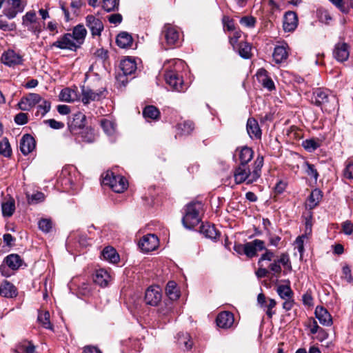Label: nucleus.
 I'll list each match as a JSON object with an SVG mask.
<instances>
[{"label":"nucleus","instance_id":"nucleus-1","mask_svg":"<svg viewBox=\"0 0 353 353\" xmlns=\"http://www.w3.org/2000/svg\"><path fill=\"white\" fill-rule=\"evenodd\" d=\"M264 163L263 155H258L254 161L252 170L248 164L239 163L234 170V179L236 184L246 183L252 184L256 182L261 175V169Z\"/></svg>","mask_w":353,"mask_h":353},{"label":"nucleus","instance_id":"nucleus-40","mask_svg":"<svg viewBox=\"0 0 353 353\" xmlns=\"http://www.w3.org/2000/svg\"><path fill=\"white\" fill-rule=\"evenodd\" d=\"M165 291L170 300L174 301L179 299V294L176 288V284L174 281H168L165 288Z\"/></svg>","mask_w":353,"mask_h":353},{"label":"nucleus","instance_id":"nucleus-36","mask_svg":"<svg viewBox=\"0 0 353 353\" xmlns=\"http://www.w3.org/2000/svg\"><path fill=\"white\" fill-rule=\"evenodd\" d=\"M2 215L4 217H10L15 211V202L13 198H10L1 204Z\"/></svg>","mask_w":353,"mask_h":353},{"label":"nucleus","instance_id":"nucleus-7","mask_svg":"<svg viewBox=\"0 0 353 353\" xmlns=\"http://www.w3.org/2000/svg\"><path fill=\"white\" fill-rule=\"evenodd\" d=\"M119 66L122 73H119L118 80L124 85L125 80L122 78L133 74L137 70V63L134 59L126 58L121 61Z\"/></svg>","mask_w":353,"mask_h":353},{"label":"nucleus","instance_id":"nucleus-34","mask_svg":"<svg viewBox=\"0 0 353 353\" xmlns=\"http://www.w3.org/2000/svg\"><path fill=\"white\" fill-rule=\"evenodd\" d=\"M101 254L104 259L112 263H117L119 261L120 259L119 255L117 252V250L111 246L105 247L103 250Z\"/></svg>","mask_w":353,"mask_h":353},{"label":"nucleus","instance_id":"nucleus-12","mask_svg":"<svg viewBox=\"0 0 353 353\" xmlns=\"http://www.w3.org/2000/svg\"><path fill=\"white\" fill-rule=\"evenodd\" d=\"M1 61L6 65L14 67L23 64V59L21 55L15 52L14 50H8L2 54Z\"/></svg>","mask_w":353,"mask_h":353},{"label":"nucleus","instance_id":"nucleus-31","mask_svg":"<svg viewBox=\"0 0 353 353\" xmlns=\"http://www.w3.org/2000/svg\"><path fill=\"white\" fill-rule=\"evenodd\" d=\"M5 263L12 270L19 269L23 263L21 256L17 254H11L4 259Z\"/></svg>","mask_w":353,"mask_h":353},{"label":"nucleus","instance_id":"nucleus-17","mask_svg":"<svg viewBox=\"0 0 353 353\" xmlns=\"http://www.w3.org/2000/svg\"><path fill=\"white\" fill-rule=\"evenodd\" d=\"M35 146L36 141L30 134H24L20 140V150L23 155H28L32 152Z\"/></svg>","mask_w":353,"mask_h":353},{"label":"nucleus","instance_id":"nucleus-6","mask_svg":"<svg viewBox=\"0 0 353 353\" xmlns=\"http://www.w3.org/2000/svg\"><path fill=\"white\" fill-rule=\"evenodd\" d=\"M51 47H56L61 50L76 51L79 48V45H77V43L72 40L70 33H65L57 41L52 43Z\"/></svg>","mask_w":353,"mask_h":353},{"label":"nucleus","instance_id":"nucleus-63","mask_svg":"<svg viewBox=\"0 0 353 353\" xmlns=\"http://www.w3.org/2000/svg\"><path fill=\"white\" fill-rule=\"evenodd\" d=\"M44 123L54 130L62 129L65 125L63 122L57 121L54 119H50L44 121Z\"/></svg>","mask_w":353,"mask_h":353},{"label":"nucleus","instance_id":"nucleus-20","mask_svg":"<svg viewBox=\"0 0 353 353\" xmlns=\"http://www.w3.org/2000/svg\"><path fill=\"white\" fill-rule=\"evenodd\" d=\"M162 33L168 45H174L179 40V33L171 24H165Z\"/></svg>","mask_w":353,"mask_h":353},{"label":"nucleus","instance_id":"nucleus-9","mask_svg":"<svg viewBox=\"0 0 353 353\" xmlns=\"http://www.w3.org/2000/svg\"><path fill=\"white\" fill-rule=\"evenodd\" d=\"M41 101L42 97L39 94L29 93L21 99L18 105L21 110L28 111Z\"/></svg>","mask_w":353,"mask_h":353},{"label":"nucleus","instance_id":"nucleus-41","mask_svg":"<svg viewBox=\"0 0 353 353\" xmlns=\"http://www.w3.org/2000/svg\"><path fill=\"white\" fill-rule=\"evenodd\" d=\"M177 341L179 345H184L186 350L192 348L193 343L188 333L180 332L177 334Z\"/></svg>","mask_w":353,"mask_h":353},{"label":"nucleus","instance_id":"nucleus-49","mask_svg":"<svg viewBox=\"0 0 353 353\" xmlns=\"http://www.w3.org/2000/svg\"><path fill=\"white\" fill-rule=\"evenodd\" d=\"M27 195L28 203L29 204H37L43 202L45 200V194L41 192H37L31 196L28 194Z\"/></svg>","mask_w":353,"mask_h":353},{"label":"nucleus","instance_id":"nucleus-58","mask_svg":"<svg viewBox=\"0 0 353 353\" xmlns=\"http://www.w3.org/2000/svg\"><path fill=\"white\" fill-rule=\"evenodd\" d=\"M276 305V301L273 299H269L268 303L265 305L267 308L266 315L269 319H272L273 315L275 314V311L272 309Z\"/></svg>","mask_w":353,"mask_h":353},{"label":"nucleus","instance_id":"nucleus-42","mask_svg":"<svg viewBox=\"0 0 353 353\" xmlns=\"http://www.w3.org/2000/svg\"><path fill=\"white\" fill-rule=\"evenodd\" d=\"M50 315L48 311L39 312L38 315V321L44 328L52 330L53 325L50 323Z\"/></svg>","mask_w":353,"mask_h":353},{"label":"nucleus","instance_id":"nucleus-22","mask_svg":"<svg viewBox=\"0 0 353 353\" xmlns=\"http://www.w3.org/2000/svg\"><path fill=\"white\" fill-rule=\"evenodd\" d=\"M246 129L251 139H261L262 132L258 121L254 118L250 117L248 119Z\"/></svg>","mask_w":353,"mask_h":353},{"label":"nucleus","instance_id":"nucleus-14","mask_svg":"<svg viewBox=\"0 0 353 353\" xmlns=\"http://www.w3.org/2000/svg\"><path fill=\"white\" fill-rule=\"evenodd\" d=\"M85 23L92 37L101 36L104 28L103 23L101 19L94 15L89 14L85 18Z\"/></svg>","mask_w":353,"mask_h":353},{"label":"nucleus","instance_id":"nucleus-26","mask_svg":"<svg viewBox=\"0 0 353 353\" xmlns=\"http://www.w3.org/2000/svg\"><path fill=\"white\" fill-rule=\"evenodd\" d=\"M256 77L263 88H267L269 91L275 90L274 83L272 79L268 77L266 70L263 68L259 69L256 73Z\"/></svg>","mask_w":353,"mask_h":353},{"label":"nucleus","instance_id":"nucleus-3","mask_svg":"<svg viewBox=\"0 0 353 353\" xmlns=\"http://www.w3.org/2000/svg\"><path fill=\"white\" fill-rule=\"evenodd\" d=\"M103 183L108 185L115 192L121 193L127 189L128 183L125 177L121 175H114L113 172L107 173L103 178Z\"/></svg>","mask_w":353,"mask_h":353},{"label":"nucleus","instance_id":"nucleus-35","mask_svg":"<svg viewBox=\"0 0 353 353\" xmlns=\"http://www.w3.org/2000/svg\"><path fill=\"white\" fill-rule=\"evenodd\" d=\"M323 196L322 192L319 189L313 190L308 199L307 205L312 210L318 205Z\"/></svg>","mask_w":353,"mask_h":353},{"label":"nucleus","instance_id":"nucleus-2","mask_svg":"<svg viewBox=\"0 0 353 353\" xmlns=\"http://www.w3.org/2000/svg\"><path fill=\"white\" fill-rule=\"evenodd\" d=\"M184 213L182 223L185 228L192 229L202 220L203 204L201 201H192L183 208Z\"/></svg>","mask_w":353,"mask_h":353},{"label":"nucleus","instance_id":"nucleus-39","mask_svg":"<svg viewBox=\"0 0 353 353\" xmlns=\"http://www.w3.org/2000/svg\"><path fill=\"white\" fill-rule=\"evenodd\" d=\"M35 345L30 341L24 339L17 343V352L22 353H34Z\"/></svg>","mask_w":353,"mask_h":353},{"label":"nucleus","instance_id":"nucleus-5","mask_svg":"<svg viewBox=\"0 0 353 353\" xmlns=\"http://www.w3.org/2000/svg\"><path fill=\"white\" fill-rule=\"evenodd\" d=\"M139 247L144 252H149L156 250L159 246V239L154 234L143 236L139 241Z\"/></svg>","mask_w":353,"mask_h":353},{"label":"nucleus","instance_id":"nucleus-11","mask_svg":"<svg viewBox=\"0 0 353 353\" xmlns=\"http://www.w3.org/2000/svg\"><path fill=\"white\" fill-rule=\"evenodd\" d=\"M216 325L222 329H230L234 324V314L230 311H223L216 318Z\"/></svg>","mask_w":353,"mask_h":353},{"label":"nucleus","instance_id":"nucleus-47","mask_svg":"<svg viewBox=\"0 0 353 353\" xmlns=\"http://www.w3.org/2000/svg\"><path fill=\"white\" fill-rule=\"evenodd\" d=\"M0 154L5 157H10L12 154V149L7 138H3L0 141Z\"/></svg>","mask_w":353,"mask_h":353},{"label":"nucleus","instance_id":"nucleus-30","mask_svg":"<svg viewBox=\"0 0 353 353\" xmlns=\"http://www.w3.org/2000/svg\"><path fill=\"white\" fill-rule=\"evenodd\" d=\"M116 43L121 48H128L132 46L133 39L127 32H121L117 35Z\"/></svg>","mask_w":353,"mask_h":353},{"label":"nucleus","instance_id":"nucleus-15","mask_svg":"<svg viewBox=\"0 0 353 353\" xmlns=\"http://www.w3.org/2000/svg\"><path fill=\"white\" fill-rule=\"evenodd\" d=\"M165 79L166 83L174 90L178 92L183 91V78L176 71H167L165 74Z\"/></svg>","mask_w":353,"mask_h":353},{"label":"nucleus","instance_id":"nucleus-45","mask_svg":"<svg viewBox=\"0 0 353 353\" xmlns=\"http://www.w3.org/2000/svg\"><path fill=\"white\" fill-rule=\"evenodd\" d=\"M101 126L108 135H112L115 132V124L110 120L103 119L101 121Z\"/></svg>","mask_w":353,"mask_h":353},{"label":"nucleus","instance_id":"nucleus-50","mask_svg":"<svg viewBox=\"0 0 353 353\" xmlns=\"http://www.w3.org/2000/svg\"><path fill=\"white\" fill-rule=\"evenodd\" d=\"M15 23H8L3 14H0V30L5 32L14 31L16 29Z\"/></svg>","mask_w":353,"mask_h":353},{"label":"nucleus","instance_id":"nucleus-43","mask_svg":"<svg viewBox=\"0 0 353 353\" xmlns=\"http://www.w3.org/2000/svg\"><path fill=\"white\" fill-rule=\"evenodd\" d=\"M276 292L282 299L292 297L294 294L290 286L288 285H281L278 286Z\"/></svg>","mask_w":353,"mask_h":353},{"label":"nucleus","instance_id":"nucleus-32","mask_svg":"<svg viewBox=\"0 0 353 353\" xmlns=\"http://www.w3.org/2000/svg\"><path fill=\"white\" fill-rule=\"evenodd\" d=\"M160 115L159 110L152 105H146L143 110V116L145 119L157 121L160 119Z\"/></svg>","mask_w":353,"mask_h":353},{"label":"nucleus","instance_id":"nucleus-53","mask_svg":"<svg viewBox=\"0 0 353 353\" xmlns=\"http://www.w3.org/2000/svg\"><path fill=\"white\" fill-rule=\"evenodd\" d=\"M263 250L265 251V252L261 254L257 263L259 266H263V262L264 261H272L275 256L274 252L271 250L267 249L265 248V249H264Z\"/></svg>","mask_w":353,"mask_h":353},{"label":"nucleus","instance_id":"nucleus-24","mask_svg":"<svg viewBox=\"0 0 353 353\" xmlns=\"http://www.w3.org/2000/svg\"><path fill=\"white\" fill-rule=\"evenodd\" d=\"M240 163L248 164L253 159L254 150L247 145L238 147L236 149Z\"/></svg>","mask_w":353,"mask_h":353},{"label":"nucleus","instance_id":"nucleus-51","mask_svg":"<svg viewBox=\"0 0 353 353\" xmlns=\"http://www.w3.org/2000/svg\"><path fill=\"white\" fill-rule=\"evenodd\" d=\"M317 17L320 22L328 25L330 21L332 19L329 12L324 9L317 10Z\"/></svg>","mask_w":353,"mask_h":353},{"label":"nucleus","instance_id":"nucleus-4","mask_svg":"<svg viewBox=\"0 0 353 353\" xmlns=\"http://www.w3.org/2000/svg\"><path fill=\"white\" fill-rule=\"evenodd\" d=\"M85 123L86 116L81 112H77L68 117V129L75 141H77V137L80 130L86 126Z\"/></svg>","mask_w":353,"mask_h":353},{"label":"nucleus","instance_id":"nucleus-37","mask_svg":"<svg viewBox=\"0 0 353 353\" xmlns=\"http://www.w3.org/2000/svg\"><path fill=\"white\" fill-rule=\"evenodd\" d=\"M177 129L181 135H189L194 130V123L192 121H184L177 124Z\"/></svg>","mask_w":353,"mask_h":353},{"label":"nucleus","instance_id":"nucleus-57","mask_svg":"<svg viewBox=\"0 0 353 353\" xmlns=\"http://www.w3.org/2000/svg\"><path fill=\"white\" fill-rule=\"evenodd\" d=\"M305 173L313 177L315 180H317L319 177V173L315 168L314 165L313 164L310 163L309 162L306 161L305 162Z\"/></svg>","mask_w":353,"mask_h":353},{"label":"nucleus","instance_id":"nucleus-46","mask_svg":"<svg viewBox=\"0 0 353 353\" xmlns=\"http://www.w3.org/2000/svg\"><path fill=\"white\" fill-rule=\"evenodd\" d=\"M119 0H103L102 8L108 12L118 10Z\"/></svg>","mask_w":353,"mask_h":353},{"label":"nucleus","instance_id":"nucleus-10","mask_svg":"<svg viewBox=\"0 0 353 353\" xmlns=\"http://www.w3.org/2000/svg\"><path fill=\"white\" fill-rule=\"evenodd\" d=\"M162 294L159 286L149 287L145 293L144 300L147 305L157 306L161 301Z\"/></svg>","mask_w":353,"mask_h":353},{"label":"nucleus","instance_id":"nucleus-29","mask_svg":"<svg viewBox=\"0 0 353 353\" xmlns=\"http://www.w3.org/2000/svg\"><path fill=\"white\" fill-rule=\"evenodd\" d=\"M110 275L107 270L104 269H99L96 270L94 276V282L101 287H105L108 283Z\"/></svg>","mask_w":353,"mask_h":353},{"label":"nucleus","instance_id":"nucleus-55","mask_svg":"<svg viewBox=\"0 0 353 353\" xmlns=\"http://www.w3.org/2000/svg\"><path fill=\"white\" fill-rule=\"evenodd\" d=\"M343 176L345 179L353 181V161L346 162Z\"/></svg>","mask_w":353,"mask_h":353},{"label":"nucleus","instance_id":"nucleus-19","mask_svg":"<svg viewBox=\"0 0 353 353\" xmlns=\"http://www.w3.org/2000/svg\"><path fill=\"white\" fill-rule=\"evenodd\" d=\"M199 232L203 234L205 237L216 241L220 236V232L217 230L213 224L208 222L202 223L200 226Z\"/></svg>","mask_w":353,"mask_h":353},{"label":"nucleus","instance_id":"nucleus-27","mask_svg":"<svg viewBox=\"0 0 353 353\" xmlns=\"http://www.w3.org/2000/svg\"><path fill=\"white\" fill-rule=\"evenodd\" d=\"M0 293L6 298L11 299L17 296V288L7 280L3 281L0 285Z\"/></svg>","mask_w":353,"mask_h":353},{"label":"nucleus","instance_id":"nucleus-28","mask_svg":"<svg viewBox=\"0 0 353 353\" xmlns=\"http://www.w3.org/2000/svg\"><path fill=\"white\" fill-rule=\"evenodd\" d=\"M71 34L72 40H74L76 41L75 43L80 46L84 41L87 34V30L83 25L78 24L74 27Z\"/></svg>","mask_w":353,"mask_h":353},{"label":"nucleus","instance_id":"nucleus-64","mask_svg":"<svg viewBox=\"0 0 353 353\" xmlns=\"http://www.w3.org/2000/svg\"><path fill=\"white\" fill-rule=\"evenodd\" d=\"M342 231L347 235H351L353 233V223L351 221L347 220L342 223Z\"/></svg>","mask_w":353,"mask_h":353},{"label":"nucleus","instance_id":"nucleus-16","mask_svg":"<svg viewBox=\"0 0 353 353\" xmlns=\"http://www.w3.org/2000/svg\"><path fill=\"white\" fill-rule=\"evenodd\" d=\"M333 56L339 62L347 61L350 56V46L345 42L337 43L334 46Z\"/></svg>","mask_w":353,"mask_h":353},{"label":"nucleus","instance_id":"nucleus-56","mask_svg":"<svg viewBox=\"0 0 353 353\" xmlns=\"http://www.w3.org/2000/svg\"><path fill=\"white\" fill-rule=\"evenodd\" d=\"M269 272H272V274L276 277H279L282 271V268L276 259L274 260L268 266Z\"/></svg>","mask_w":353,"mask_h":353},{"label":"nucleus","instance_id":"nucleus-54","mask_svg":"<svg viewBox=\"0 0 353 353\" xmlns=\"http://www.w3.org/2000/svg\"><path fill=\"white\" fill-rule=\"evenodd\" d=\"M38 226L41 231L48 233L52 228V222L49 219H41L38 223Z\"/></svg>","mask_w":353,"mask_h":353},{"label":"nucleus","instance_id":"nucleus-44","mask_svg":"<svg viewBox=\"0 0 353 353\" xmlns=\"http://www.w3.org/2000/svg\"><path fill=\"white\" fill-rule=\"evenodd\" d=\"M301 145L306 151L312 152L319 148L321 144L319 141L314 139H310L303 141Z\"/></svg>","mask_w":353,"mask_h":353},{"label":"nucleus","instance_id":"nucleus-8","mask_svg":"<svg viewBox=\"0 0 353 353\" xmlns=\"http://www.w3.org/2000/svg\"><path fill=\"white\" fill-rule=\"evenodd\" d=\"M105 88H101L98 91H94L89 87L85 85L81 86V101L83 104H88L90 101H99L103 97V93L105 92Z\"/></svg>","mask_w":353,"mask_h":353},{"label":"nucleus","instance_id":"nucleus-21","mask_svg":"<svg viewBox=\"0 0 353 353\" xmlns=\"http://www.w3.org/2000/svg\"><path fill=\"white\" fill-rule=\"evenodd\" d=\"M77 137V141H75L77 143H92L96 139L94 130L91 126H85L80 130L79 134H78Z\"/></svg>","mask_w":353,"mask_h":353},{"label":"nucleus","instance_id":"nucleus-61","mask_svg":"<svg viewBox=\"0 0 353 353\" xmlns=\"http://www.w3.org/2000/svg\"><path fill=\"white\" fill-rule=\"evenodd\" d=\"M8 3L10 4L11 8L15 10L19 13L24 10L25 6L23 4L21 0H8Z\"/></svg>","mask_w":353,"mask_h":353},{"label":"nucleus","instance_id":"nucleus-23","mask_svg":"<svg viewBox=\"0 0 353 353\" xmlns=\"http://www.w3.org/2000/svg\"><path fill=\"white\" fill-rule=\"evenodd\" d=\"M328 92L321 88H317L313 91L312 102L316 106L320 107L328 102Z\"/></svg>","mask_w":353,"mask_h":353},{"label":"nucleus","instance_id":"nucleus-13","mask_svg":"<svg viewBox=\"0 0 353 353\" xmlns=\"http://www.w3.org/2000/svg\"><path fill=\"white\" fill-rule=\"evenodd\" d=\"M265 249V242L263 240L254 239L245 243V256L252 259L258 255V251Z\"/></svg>","mask_w":353,"mask_h":353},{"label":"nucleus","instance_id":"nucleus-25","mask_svg":"<svg viewBox=\"0 0 353 353\" xmlns=\"http://www.w3.org/2000/svg\"><path fill=\"white\" fill-rule=\"evenodd\" d=\"M315 316L319 323L325 326L332 324V319L328 311L322 306H317L315 310Z\"/></svg>","mask_w":353,"mask_h":353},{"label":"nucleus","instance_id":"nucleus-18","mask_svg":"<svg viewBox=\"0 0 353 353\" xmlns=\"http://www.w3.org/2000/svg\"><path fill=\"white\" fill-rule=\"evenodd\" d=\"M298 25V17L295 12L288 11L283 18V27L285 32L294 31Z\"/></svg>","mask_w":353,"mask_h":353},{"label":"nucleus","instance_id":"nucleus-48","mask_svg":"<svg viewBox=\"0 0 353 353\" xmlns=\"http://www.w3.org/2000/svg\"><path fill=\"white\" fill-rule=\"evenodd\" d=\"M41 102V103L37 106L38 110L35 114L36 116L41 114V117H44L50 110L51 103L49 101L43 99Z\"/></svg>","mask_w":353,"mask_h":353},{"label":"nucleus","instance_id":"nucleus-33","mask_svg":"<svg viewBox=\"0 0 353 353\" xmlns=\"http://www.w3.org/2000/svg\"><path fill=\"white\" fill-rule=\"evenodd\" d=\"M273 59L276 63H281L288 57V52L284 46H276L273 52Z\"/></svg>","mask_w":353,"mask_h":353},{"label":"nucleus","instance_id":"nucleus-38","mask_svg":"<svg viewBox=\"0 0 353 353\" xmlns=\"http://www.w3.org/2000/svg\"><path fill=\"white\" fill-rule=\"evenodd\" d=\"M236 49L238 50V53L240 55V57H241L243 59H250L252 56V46L248 42H240L238 44V46H236Z\"/></svg>","mask_w":353,"mask_h":353},{"label":"nucleus","instance_id":"nucleus-52","mask_svg":"<svg viewBox=\"0 0 353 353\" xmlns=\"http://www.w3.org/2000/svg\"><path fill=\"white\" fill-rule=\"evenodd\" d=\"M37 21H38V19L34 11L27 12L22 17L23 26H28V24L34 23Z\"/></svg>","mask_w":353,"mask_h":353},{"label":"nucleus","instance_id":"nucleus-62","mask_svg":"<svg viewBox=\"0 0 353 353\" xmlns=\"http://www.w3.org/2000/svg\"><path fill=\"white\" fill-rule=\"evenodd\" d=\"M72 90L69 88H64L61 90L59 94V99L62 101L70 102L73 101L71 97Z\"/></svg>","mask_w":353,"mask_h":353},{"label":"nucleus","instance_id":"nucleus-60","mask_svg":"<svg viewBox=\"0 0 353 353\" xmlns=\"http://www.w3.org/2000/svg\"><path fill=\"white\" fill-rule=\"evenodd\" d=\"M24 26L27 28L28 31L32 32L37 36H39L42 31L41 26L39 21L34 22V23H30L28 24V26Z\"/></svg>","mask_w":353,"mask_h":353},{"label":"nucleus","instance_id":"nucleus-59","mask_svg":"<svg viewBox=\"0 0 353 353\" xmlns=\"http://www.w3.org/2000/svg\"><path fill=\"white\" fill-rule=\"evenodd\" d=\"M256 22V19L252 16H245L240 19V23L248 28L254 27Z\"/></svg>","mask_w":353,"mask_h":353}]
</instances>
